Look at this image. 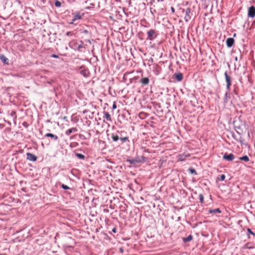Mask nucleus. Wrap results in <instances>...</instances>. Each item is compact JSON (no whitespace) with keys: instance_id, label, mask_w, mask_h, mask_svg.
<instances>
[{"instance_id":"obj_11","label":"nucleus","mask_w":255,"mask_h":255,"mask_svg":"<svg viewBox=\"0 0 255 255\" xmlns=\"http://www.w3.org/2000/svg\"><path fill=\"white\" fill-rule=\"evenodd\" d=\"M174 75H175L176 79L178 81H181L183 79V75L181 73L175 74Z\"/></svg>"},{"instance_id":"obj_9","label":"nucleus","mask_w":255,"mask_h":255,"mask_svg":"<svg viewBox=\"0 0 255 255\" xmlns=\"http://www.w3.org/2000/svg\"><path fill=\"white\" fill-rule=\"evenodd\" d=\"M27 159L29 160V161H34L36 160V156H35L34 155L30 153H27Z\"/></svg>"},{"instance_id":"obj_3","label":"nucleus","mask_w":255,"mask_h":255,"mask_svg":"<svg viewBox=\"0 0 255 255\" xmlns=\"http://www.w3.org/2000/svg\"><path fill=\"white\" fill-rule=\"evenodd\" d=\"M147 34L148 35L147 39L150 40H153L155 37H156V32L153 29H150L148 31Z\"/></svg>"},{"instance_id":"obj_19","label":"nucleus","mask_w":255,"mask_h":255,"mask_svg":"<svg viewBox=\"0 0 255 255\" xmlns=\"http://www.w3.org/2000/svg\"><path fill=\"white\" fill-rule=\"evenodd\" d=\"M189 156V154H186V155H180L179 156V160H180V161H183L185 159V158L186 157H188Z\"/></svg>"},{"instance_id":"obj_10","label":"nucleus","mask_w":255,"mask_h":255,"mask_svg":"<svg viewBox=\"0 0 255 255\" xmlns=\"http://www.w3.org/2000/svg\"><path fill=\"white\" fill-rule=\"evenodd\" d=\"M140 83L143 85H147L149 83V80L148 79V78H147V77H142L140 81Z\"/></svg>"},{"instance_id":"obj_37","label":"nucleus","mask_w":255,"mask_h":255,"mask_svg":"<svg viewBox=\"0 0 255 255\" xmlns=\"http://www.w3.org/2000/svg\"><path fill=\"white\" fill-rule=\"evenodd\" d=\"M235 60H236V61H237V60H238V58H237V57H236L235 58Z\"/></svg>"},{"instance_id":"obj_28","label":"nucleus","mask_w":255,"mask_h":255,"mask_svg":"<svg viewBox=\"0 0 255 255\" xmlns=\"http://www.w3.org/2000/svg\"><path fill=\"white\" fill-rule=\"evenodd\" d=\"M73 34V32L72 31H68L66 33L67 36H71Z\"/></svg>"},{"instance_id":"obj_20","label":"nucleus","mask_w":255,"mask_h":255,"mask_svg":"<svg viewBox=\"0 0 255 255\" xmlns=\"http://www.w3.org/2000/svg\"><path fill=\"white\" fill-rule=\"evenodd\" d=\"M240 159L241 160H244L245 161H249V158L247 155H245L243 157H240Z\"/></svg>"},{"instance_id":"obj_30","label":"nucleus","mask_w":255,"mask_h":255,"mask_svg":"<svg viewBox=\"0 0 255 255\" xmlns=\"http://www.w3.org/2000/svg\"><path fill=\"white\" fill-rule=\"evenodd\" d=\"M247 231L249 233L253 235L254 237L255 236V234L251 231L250 229L248 228Z\"/></svg>"},{"instance_id":"obj_29","label":"nucleus","mask_w":255,"mask_h":255,"mask_svg":"<svg viewBox=\"0 0 255 255\" xmlns=\"http://www.w3.org/2000/svg\"><path fill=\"white\" fill-rule=\"evenodd\" d=\"M62 187L64 189H66V190H67V189H69V187L68 186H67V185H64V184H62Z\"/></svg>"},{"instance_id":"obj_23","label":"nucleus","mask_w":255,"mask_h":255,"mask_svg":"<svg viewBox=\"0 0 255 255\" xmlns=\"http://www.w3.org/2000/svg\"><path fill=\"white\" fill-rule=\"evenodd\" d=\"M55 5L56 7H60L61 5V3L60 1H58V0H57L55 1Z\"/></svg>"},{"instance_id":"obj_25","label":"nucleus","mask_w":255,"mask_h":255,"mask_svg":"<svg viewBox=\"0 0 255 255\" xmlns=\"http://www.w3.org/2000/svg\"><path fill=\"white\" fill-rule=\"evenodd\" d=\"M81 18V16L79 15H76L74 16V19H73V21H75L77 19H79Z\"/></svg>"},{"instance_id":"obj_18","label":"nucleus","mask_w":255,"mask_h":255,"mask_svg":"<svg viewBox=\"0 0 255 255\" xmlns=\"http://www.w3.org/2000/svg\"><path fill=\"white\" fill-rule=\"evenodd\" d=\"M111 137L114 141H117L119 139H120V137H119V136L115 134H112Z\"/></svg>"},{"instance_id":"obj_4","label":"nucleus","mask_w":255,"mask_h":255,"mask_svg":"<svg viewBox=\"0 0 255 255\" xmlns=\"http://www.w3.org/2000/svg\"><path fill=\"white\" fill-rule=\"evenodd\" d=\"M255 16V7L254 6H251L249 7L248 10V16L253 18Z\"/></svg>"},{"instance_id":"obj_27","label":"nucleus","mask_w":255,"mask_h":255,"mask_svg":"<svg viewBox=\"0 0 255 255\" xmlns=\"http://www.w3.org/2000/svg\"><path fill=\"white\" fill-rule=\"evenodd\" d=\"M189 171L192 174H193V173H196V170L194 168H189Z\"/></svg>"},{"instance_id":"obj_22","label":"nucleus","mask_w":255,"mask_h":255,"mask_svg":"<svg viewBox=\"0 0 255 255\" xmlns=\"http://www.w3.org/2000/svg\"><path fill=\"white\" fill-rule=\"evenodd\" d=\"M225 179V175L224 174L220 175L219 177H218V179L219 180L223 181Z\"/></svg>"},{"instance_id":"obj_14","label":"nucleus","mask_w":255,"mask_h":255,"mask_svg":"<svg viewBox=\"0 0 255 255\" xmlns=\"http://www.w3.org/2000/svg\"><path fill=\"white\" fill-rule=\"evenodd\" d=\"M193 239V237L192 235L188 236L187 238H183V241L184 243H187L191 241Z\"/></svg>"},{"instance_id":"obj_24","label":"nucleus","mask_w":255,"mask_h":255,"mask_svg":"<svg viewBox=\"0 0 255 255\" xmlns=\"http://www.w3.org/2000/svg\"><path fill=\"white\" fill-rule=\"evenodd\" d=\"M199 200L201 203H203L204 201V197L202 194L199 195Z\"/></svg>"},{"instance_id":"obj_13","label":"nucleus","mask_w":255,"mask_h":255,"mask_svg":"<svg viewBox=\"0 0 255 255\" xmlns=\"http://www.w3.org/2000/svg\"><path fill=\"white\" fill-rule=\"evenodd\" d=\"M0 59L5 64L8 63V59L3 55H0Z\"/></svg>"},{"instance_id":"obj_16","label":"nucleus","mask_w":255,"mask_h":255,"mask_svg":"<svg viewBox=\"0 0 255 255\" xmlns=\"http://www.w3.org/2000/svg\"><path fill=\"white\" fill-rule=\"evenodd\" d=\"M77 130L76 128H71L69 129L66 131V134L67 135H70L73 131H76Z\"/></svg>"},{"instance_id":"obj_33","label":"nucleus","mask_w":255,"mask_h":255,"mask_svg":"<svg viewBox=\"0 0 255 255\" xmlns=\"http://www.w3.org/2000/svg\"><path fill=\"white\" fill-rule=\"evenodd\" d=\"M120 252L121 253H123L124 252V250H123V249L122 248H120Z\"/></svg>"},{"instance_id":"obj_17","label":"nucleus","mask_w":255,"mask_h":255,"mask_svg":"<svg viewBox=\"0 0 255 255\" xmlns=\"http://www.w3.org/2000/svg\"><path fill=\"white\" fill-rule=\"evenodd\" d=\"M49 137H50L53 140H57L58 138L57 135L50 133H49Z\"/></svg>"},{"instance_id":"obj_6","label":"nucleus","mask_w":255,"mask_h":255,"mask_svg":"<svg viewBox=\"0 0 255 255\" xmlns=\"http://www.w3.org/2000/svg\"><path fill=\"white\" fill-rule=\"evenodd\" d=\"M191 13V10L189 8H188L186 9L185 11V16L184 19L186 21H188L191 19V16L190 14Z\"/></svg>"},{"instance_id":"obj_35","label":"nucleus","mask_w":255,"mask_h":255,"mask_svg":"<svg viewBox=\"0 0 255 255\" xmlns=\"http://www.w3.org/2000/svg\"><path fill=\"white\" fill-rule=\"evenodd\" d=\"M171 10L172 12H174V8L173 7H171Z\"/></svg>"},{"instance_id":"obj_8","label":"nucleus","mask_w":255,"mask_h":255,"mask_svg":"<svg viewBox=\"0 0 255 255\" xmlns=\"http://www.w3.org/2000/svg\"><path fill=\"white\" fill-rule=\"evenodd\" d=\"M234 39L233 38H228L226 40L227 46L228 47H231L234 43Z\"/></svg>"},{"instance_id":"obj_12","label":"nucleus","mask_w":255,"mask_h":255,"mask_svg":"<svg viewBox=\"0 0 255 255\" xmlns=\"http://www.w3.org/2000/svg\"><path fill=\"white\" fill-rule=\"evenodd\" d=\"M209 212L211 214H217V213H221V211L219 208L214 209L212 210H210Z\"/></svg>"},{"instance_id":"obj_21","label":"nucleus","mask_w":255,"mask_h":255,"mask_svg":"<svg viewBox=\"0 0 255 255\" xmlns=\"http://www.w3.org/2000/svg\"><path fill=\"white\" fill-rule=\"evenodd\" d=\"M75 155L77 157H78L79 158L81 159H84L85 158L84 155L81 153H76L75 154Z\"/></svg>"},{"instance_id":"obj_15","label":"nucleus","mask_w":255,"mask_h":255,"mask_svg":"<svg viewBox=\"0 0 255 255\" xmlns=\"http://www.w3.org/2000/svg\"><path fill=\"white\" fill-rule=\"evenodd\" d=\"M104 118H106V120L108 121H111L112 119H111V115L110 114L108 113V112H106L104 113Z\"/></svg>"},{"instance_id":"obj_36","label":"nucleus","mask_w":255,"mask_h":255,"mask_svg":"<svg viewBox=\"0 0 255 255\" xmlns=\"http://www.w3.org/2000/svg\"><path fill=\"white\" fill-rule=\"evenodd\" d=\"M113 231L114 232H116V229H115V228H114V229L113 230Z\"/></svg>"},{"instance_id":"obj_34","label":"nucleus","mask_w":255,"mask_h":255,"mask_svg":"<svg viewBox=\"0 0 255 255\" xmlns=\"http://www.w3.org/2000/svg\"><path fill=\"white\" fill-rule=\"evenodd\" d=\"M117 108V106L115 104H113V109H115Z\"/></svg>"},{"instance_id":"obj_26","label":"nucleus","mask_w":255,"mask_h":255,"mask_svg":"<svg viewBox=\"0 0 255 255\" xmlns=\"http://www.w3.org/2000/svg\"><path fill=\"white\" fill-rule=\"evenodd\" d=\"M120 139L122 141V142H124L128 140V137H122V138H120Z\"/></svg>"},{"instance_id":"obj_1","label":"nucleus","mask_w":255,"mask_h":255,"mask_svg":"<svg viewBox=\"0 0 255 255\" xmlns=\"http://www.w3.org/2000/svg\"><path fill=\"white\" fill-rule=\"evenodd\" d=\"M63 245L65 248H73L75 242L71 237L65 236L62 240Z\"/></svg>"},{"instance_id":"obj_32","label":"nucleus","mask_w":255,"mask_h":255,"mask_svg":"<svg viewBox=\"0 0 255 255\" xmlns=\"http://www.w3.org/2000/svg\"><path fill=\"white\" fill-rule=\"evenodd\" d=\"M51 57H54V58H58V56L57 55H55V54H52L51 55Z\"/></svg>"},{"instance_id":"obj_31","label":"nucleus","mask_w":255,"mask_h":255,"mask_svg":"<svg viewBox=\"0 0 255 255\" xmlns=\"http://www.w3.org/2000/svg\"><path fill=\"white\" fill-rule=\"evenodd\" d=\"M83 45H82V44H80V45H78V49L79 50H80L81 48H83Z\"/></svg>"},{"instance_id":"obj_2","label":"nucleus","mask_w":255,"mask_h":255,"mask_svg":"<svg viewBox=\"0 0 255 255\" xmlns=\"http://www.w3.org/2000/svg\"><path fill=\"white\" fill-rule=\"evenodd\" d=\"M225 80L226 82V89L227 90V91L226 93V96L227 95V93L230 90V86L232 84V78L231 77L227 74V72H225Z\"/></svg>"},{"instance_id":"obj_5","label":"nucleus","mask_w":255,"mask_h":255,"mask_svg":"<svg viewBox=\"0 0 255 255\" xmlns=\"http://www.w3.org/2000/svg\"><path fill=\"white\" fill-rule=\"evenodd\" d=\"M79 73L81 75H83L85 77H87L89 75V71L87 69L83 68L82 67H81L80 70H79Z\"/></svg>"},{"instance_id":"obj_7","label":"nucleus","mask_w":255,"mask_h":255,"mask_svg":"<svg viewBox=\"0 0 255 255\" xmlns=\"http://www.w3.org/2000/svg\"><path fill=\"white\" fill-rule=\"evenodd\" d=\"M223 159L228 161H232L234 159V155L232 153L229 154H225L223 156Z\"/></svg>"}]
</instances>
